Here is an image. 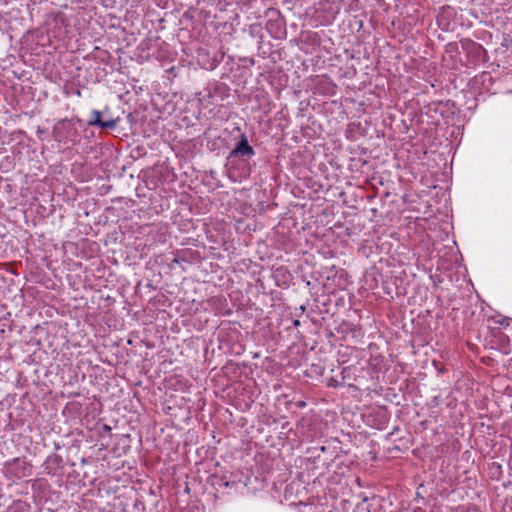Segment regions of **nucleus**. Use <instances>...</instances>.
Listing matches in <instances>:
<instances>
[{"label":"nucleus","instance_id":"1","mask_svg":"<svg viewBox=\"0 0 512 512\" xmlns=\"http://www.w3.org/2000/svg\"><path fill=\"white\" fill-rule=\"evenodd\" d=\"M5 475L12 480H20L32 475V464L25 458H14L4 464Z\"/></svg>","mask_w":512,"mask_h":512},{"label":"nucleus","instance_id":"2","mask_svg":"<svg viewBox=\"0 0 512 512\" xmlns=\"http://www.w3.org/2000/svg\"><path fill=\"white\" fill-rule=\"evenodd\" d=\"M255 155L254 148L249 144L245 133H241L239 141L229 153V159L248 160Z\"/></svg>","mask_w":512,"mask_h":512},{"label":"nucleus","instance_id":"3","mask_svg":"<svg viewBox=\"0 0 512 512\" xmlns=\"http://www.w3.org/2000/svg\"><path fill=\"white\" fill-rule=\"evenodd\" d=\"M104 112L99 110H92L91 118L88 120L87 125L92 127H99L101 129H114L117 126L118 118L104 119L102 117Z\"/></svg>","mask_w":512,"mask_h":512},{"label":"nucleus","instance_id":"4","mask_svg":"<svg viewBox=\"0 0 512 512\" xmlns=\"http://www.w3.org/2000/svg\"><path fill=\"white\" fill-rule=\"evenodd\" d=\"M61 129H65L68 136H72V135H75L77 133V130L76 128L72 125V123L67 120V119H63L62 121H60L58 123V126L56 127V130H57V134H58V137H59V141H65L66 140V137L64 136H60V131Z\"/></svg>","mask_w":512,"mask_h":512},{"label":"nucleus","instance_id":"5","mask_svg":"<svg viewBox=\"0 0 512 512\" xmlns=\"http://www.w3.org/2000/svg\"><path fill=\"white\" fill-rule=\"evenodd\" d=\"M62 463V458L59 456V455H52V456H49L47 457L46 461H45V469L47 471L48 474H54V472L52 471V468H58L60 467Z\"/></svg>","mask_w":512,"mask_h":512},{"label":"nucleus","instance_id":"6","mask_svg":"<svg viewBox=\"0 0 512 512\" xmlns=\"http://www.w3.org/2000/svg\"><path fill=\"white\" fill-rule=\"evenodd\" d=\"M212 484L217 489L222 488V487L232 488V487L237 486V482L229 481L226 476L214 477Z\"/></svg>","mask_w":512,"mask_h":512},{"label":"nucleus","instance_id":"7","mask_svg":"<svg viewBox=\"0 0 512 512\" xmlns=\"http://www.w3.org/2000/svg\"><path fill=\"white\" fill-rule=\"evenodd\" d=\"M293 325H294L295 327L299 326V325H300V321H299V320H297V319H296V320H294V321H293Z\"/></svg>","mask_w":512,"mask_h":512},{"label":"nucleus","instance_id":"8","mask_svg":"<svg viewBox=\"0 0 512 512\" xmlns=\"http://www.w3.org/2000/svg\"><path fill=\"white\" fill-rule=\"evenodd\" d=\"M104 429H105V430H107V431H109V430H110V427H109V426H107V425H104Z\"/></svg>","mask_w":512,"mask_h":512}]
</instances>
